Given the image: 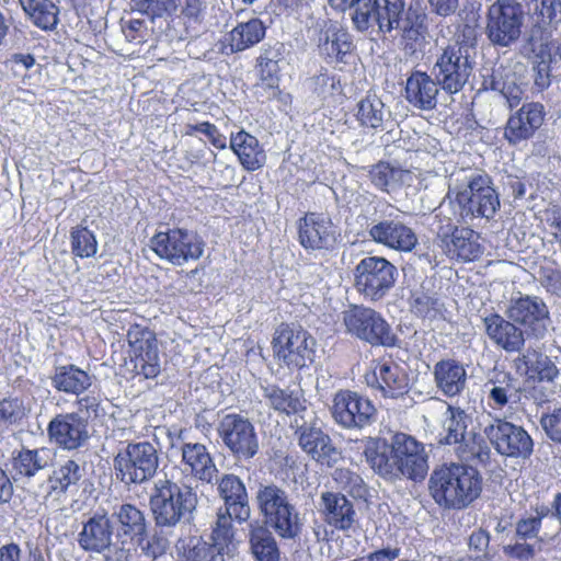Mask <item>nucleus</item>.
Wrapping results in <instances>:
<instances>
[{
    "label": "nucleus",
    "instance_id": "nucleus-1",
    "mask_svg": "<svg viewBox=\"0 0 561 561\" xmlns=\"http://www.w3.org/2000/svg\"><path fill=\"white\" fill-rule=\"evenodd\" d=\"M364 455L373 471L388 482L421 481L428 471L424 445L404 433H396L389 439L370 437Z\"/></svg>",
    "mask_w": 561,
    "mask_h": 561
},
{
    "label": "nucleus",
    "instance_id": "nucleus-2",
    "mask_svg": "<svg viewBox=\"0 0 561 561\" xmlns=\"http://www.w3.org/2000/svg\"><path fill=\"white\" fill-rule=\"evenodd\" d=\"M254 503L264 526L270 527L282 539L299 540L304 529V517L296 497L286 488L273 481L259 482Z\"/></svg>",
    "mask_w": 561,
    "mask_h": 561
},
{
    "label": "nucleus",
    "instance_id": "nucleus-3",
    "mask_svg": "<svg viewBox=\"0 0 561 561\" xmlns=\"http://www.w3.org/2000/svg\"><path fill=\"white\" fill-rule=\"evenodd\" d=\"M428 491L440 507L463 510L480 496L482 477L473 466L443 465L431 473Z\"/></svg>",
    "mask_w": 561,
    "mask_h": 561
},
{
    "label": "nucleus",
    "instance_id": "nucleus-4",
    "mask_svg": "<svg viewBox=\"0 0 561 561\" xmlns=\"http://www.w3.org/2000/svg\"><path fill=\"white\" fill-rule=\"evenodd\" d=\"M197 504V493L192 486L179 484L167 477L154 482L149 496V507L159 528H172L182 522L190 524Z\"/></svg>",
    "mask_w": 561,
    "mask_h": 561
},
{
    "label": "nucleus",
    "instance_id": "nucleus-5",
    "mask_svg": "<svg viewBox=\"0 0 561 561\" xmlns=\"http://www.w3.org/2000/svg\"><path fill=\"white\" fill-rule=\"evenodd\" d=\"M160 466L158 447L148 442H128L113 458L116 479L124 485H141L154 478Z\"/></svg>",
    "mask_w": 561,
    "mask_h": 561
},
{
    "label": "nucleus",
    "instance_id": "nucleus-6",
    "mask_svg": "<svg viewBox=\"0 0 561 561\" xmlns=\"http://www.w3.org/2000/svg\"><path fill=\"white\" fill-rule=\"evenodd\" d=\"M342 316L346 332L352 336L374 347L399 346V337L387 320L376 310L359 305H351L342 312Z\"/></svg>",
    "mask_w": 561,
    "mask_h": 561
},
{
    "label": "nucleus",
    "instance_id": "nucleus-7",
    "mask_svg": "<svg viewBox=\"0 0 561 561\" xmlns=\"http://www.w3.org/2000/svg\"><path fill=\"white\" fill-rule=\"evenodd\" d=\"M272 344L277 359L290 369H302L314 362L316 340L300 325L282 323Z\"/></svg>",
    "mask_w": 561,
    "mask_h": 561
},
{
    "label": "nucleus",
    "instance_id": "nucleus-8",
    "mask_svg": "<svg viewBox=\"0 0 561 561\" xmlns=\"http://www.w3.org/2000/svg\"><path fill=\"white\" fill-rule=\"evenodd\" d=\"M205 247L204 239L196 231L184 228L159 231L150 239L153 252L175 266L199 260Z\"/></svg>",
    "mask_w": 561,
    "mask_h": 561
},
{
    "label": "nucleus",
    "instance_id": "nucleus-9",
    "mask_svg": "<svg viewBox=\"0 0 561 561\" xmlns=\"http://www.w3.org/2000/svg\"><path fill=\"white\" fill-rule=\"evenodd\" d=\"M476 66V58L468 48L447 45L437 55L431 71L440 89L449 95L460 92L469 82Z\"/></svg>",
    "mask_w": 561,
    "mask_h": 561
},
{
    "label": "nucleus",
    "instance_id": "nucleus-10",
    "mask_svg": "<svg viewBox=\"0 0 561 561\" xmlns=\"http://www.w3.org/2000/svg\"><path fill=\"white\" fill-rule=\"evenodd\" d=\"M525 11L517 0H496L486 13L485 35L494 45L511 47L522 36Z\"/></svg>",
    "mask_w": 561,
    "mask_h": 561
},
{
    "label": "nucleus",
    "instance_id": "nucleus-11",
    "mask_svg": "<svg viewBox=\"0 0 561 561\" xmlns=\"http://www.w3.org/2000/svg\"><path fill=\"white\" fill-rule=\"evenodd\" d=\"M397 276V267L382 256H366L353 270L354 287L370 301L386 297Z\"/></svg>",
    "mask_w": 561,
    "mask_h": 561
},
{
    "label": "nucleus",
    "instance_id": "nucleus-12",
    "mask_svg": "<svg viewBox=\"0 0 561 561\" xmlns=\"http://www.w3.org/2000/svg\"><path fill=\"white\" fill-rule=\"evenodd\" d=\"M217 434L229 454L239 461H249L260 451L254 424L239 413L225 414L217 424Z\"/></svg>",
    "mask_w": 561,
    "mask_h": 561
},
{
    "label": "nucleus",
    "instance_id": "nucleus-13",
    "mask_svg": "<svg viewBox=\"0 0 561 561\" xmlns=\"http://www.w3.org/2000/svg\"><path fill=\"white\" fill-rule=\"evenodd\" d=\"M455 202L463 220L473 217L493 218L501 205L491 178L482 172L468 178L467 186L456 194Z\"/></svg>",
    "mask_w": 561,
    "mask_h": 561
},
{
    "label": "nucleus",
    "instance_id": "nucleus-14",
    "mask_svg": "<svg viewBox=\"0 0 561 561\" xmlns=\"http://www.w3.org/2000/svg\"><path fill=\"white\" fill-rule=\"evenodd\" d=\"M483 435L503 457L528 460L534 453V440L528 432L506 419H492L484 426Z\"/></svg>",
    "mask_w": 561,
    "mask_h": 561
},
{
    "label": "nucleus",
    "instance_id": "nucleus-15",
    "mask_svg": "<svg viewBox=\"0 0 561 561\" xmlns=\"http://www.w3.org/2000/svg\"><path fill=\"white\" fill-rule=\"evenodd\" d=\"M505 317L517 323L528 339L542 340L552 328L549 308L542 298L525 295L512 298Z\"/></svg>",
    "mask_w": 561,
    "mask_h": 561
},
{
    "label": "nucleus",
    "instance_id": "nucleus-16",
    "mask_svg": "<svg viewBox=\"0 0 561 561\" xmlns=\"http://www.w3.org/2000/svg\"><path fill=\"white\" fill-rule=\"evenodd\" d=\"M333 420L345 430H362L375 422L377 410L373 402L351 390L334 394L331 408Z\"/></svg>",
    "mask_w": 561,
    "mask_h": 561
},
{
    "label": "nucleus",
    "instance_id": "nucleus-17",
    "mask_svg": "<svg viewBox=\"0 0 561 561\" xmlns=\"http://www.w3.org/2000/svg\"><path fill=\"white\" fill-rule=\"evenodd\" d=\"M367 233L375 243L399 252H411L419 241L415 231L400 215L390 214L373 219L367 227Z\"/></svg>",
    "mask_w": 561,
    "mask_h": 561
},
{
    "label": "nucleus",
    "instance_id": "nucleus-18",
    "mask_svg": "<svg viewBox=\"0 0 561 561\" xmlns=\"http://www.w3.org/2000/svg\"><path fill=\"white\" fill-rule=\"evenodd\" d=\"M295 427L299 447L317 463L333 468L342 460V451L316 422L299 424L298 420H295Z\"/></svg>",
    "mask_w": 561,
    "mask_h": 561
},
{
    "label": "nucleus",
    "instance_id": "nucleus-19",
    "mask_svg": "<svg viewBox=\"0 0 561 561\" xmlns=\"http://www.w3.org/2000/svg\"><path fill=\"white\" fill-rule=\"evenodd\" d=\"M49 439L65 450L85 447L91 438L88 417L79 412L60 413L47 426Z\"/></svg>",
    "mask_w": 561,
    "mask_h": 561
},
{
    "label": "nucleus",
    "instance_id": "nucleus-20",
    "mask_svg": "<svg viewBox=\"0 0 561 561\" xmlns=\"http://www.w3.org/2000/svg\"><path fill=\"white\" fill-rule=\"evenodd\" d=\"M127 339L131 347L133 371L145 378H154L160 373L158 341L148 330H129Z\"/></svg>",
    "mask_w": 561,
    "mask_h": 561
},
{
    "label": "nucleus",
    "instance_id": "nucleus-21",
    "mask_svg": "<svg viewBox=\"0 0 561 561\" xmlns=\"http://www.w3.org/2000/svg\"><path fill=\"white\" fill-rule=\"evenodd\" d=\"M298 240L305 250L328 251L335 247L337 234L330 218L318 213H307L298 222Z\"/></svg>",
    "mask_w": 561,
    "mask_h": 561
},
{
    "label": "nucleus",
    "instance_id": "nucleus-22",
    "mask_svg": "<svg viewBox=\"0 0 561 561\" xmlns=\"http://www.w3.org/2000/svg\"><path fill=\"white\" fill-rule=\"evenodd\" d=\"M114 522L107 513L96 512L82 522L78 534L79 547L89 553H105L111 551L114 538Z\"/></svg>",
    "mask_w": 561,
    "mask_h": 561
},
{
    "label": "nucleus",
    "instance_id": "nucleus-23",
    "mask_svg": "<svg viewBox=\"0 0 561 561\" xmlns=\"http://www.w3.org/2000/svg\"><path fill=\"white\" fill-rule=\"evenodd\" d=\"M316 28L318 30L317 46L320 55L330 62L346 64V58L354 48L351 34L332 20L318 22Z\"/></svg>",
    "mask_w": 561,
    "mask_h": 561
},
{
    "label": "nucleus",
    "instance_id": "nucleus-24",
    "mask_svg": "<svg viewBox=\"0 0 561 561\" xmlns=\"http://www.w3.org/2000/svg\"><path fill=\"white\" fill-rule=\"evenodd\" d=\"M545 116L543 104L539 102L524 103L519 110L508 117L504 138L513 146L530 139L536 130L542 126Z\"/></svg>",
    "mask_w": 561,
    "mask_h": 561
},
{
    "label": "nucleus",
    "instance_id": "nucleus-25",
    "mask_svg": "<svg viewBox=\"0 0 561 561\" xmlns=\"http://www.w3.org/2000/svg\"><path fill=\"white\" fill-rule=\"evenodd\" d=\"M217 492L224 501L222 513L234 517L239 523L251 517L250 499L247 486L241 478L233 473H225L217 481Z\"/></svg>",
    "mask_w": 561,
    "mask_h": 561
},
{
    "label": "nucleus",
    "instance_id": "nucleus-26",
    "mask_svg": "<svg viewBox=\"0 0 561 561\" xmlns=\"http://www.w3.org/2000/svg\"><path fill=\"white\" fill-rule=\"evenodd\" d=\"M485 333L489 339L504 351L519 352L526 340L525 331L514 321L499 313H491L483 318Z\"/></svg>",
    "mask_w": 561,
    "mask_h": 561
},
{
    "label": "nucleus",
    "instance_id": "nucleus-27",
    "mask_svg": "<svg viewBox=\"0 0 561 561\" xmlns=\"http://www.w3.org/2000/svg\"><path fill=\"white\" fill-rule=\"evenodd\" d=\"M184 471L194 479L211 483L218 473L217 466L207 447L202 443H183L181 446Z\"/></svg>",
    "mask_w": 561,
    "mask_h": 561
},
{
    "label": "nucleus",
    "instance_id": "nucleus-28",
    "mask_svg": "<svg viewBox=\"0 0 561 561\" xmlns=\"http://www.w3.org/2000/svg\"><path fill=\"white\" fill-rule=\"evenodd\" d=\"M425 71L415 70L407 79L405 99L414 107L431 111L436 107L439 83Z\"/></svg>",
    "mask_w": 561,
    "mask_h": 561
},
{
    "label": "nucleus",
    "instance_id": "nucleus-29",
    "mask_svg": "<svg viewBox=\"0 0 561 561\" xmlns=\"http://www.w3.org/2000/svg\"><path fill=\"white\" fill-rule=\"evenodd\" d=\"M320 505L324 520L340 530H348L356 523L353 502L340 492H322Z\"/></svg>",
    "mask_w": 561,
    "mask_h": 561
},
{
    "label": "nucleus",
    "instance_id": "nucleus-30",
    "mask_svg": "<svg viewBox=\"0 0 561 561\" xmlns=\"http://www.w3.org/2000/svg\"><path fill=\"white\" fill-rule=\"evenodd\" d=\"M111 517L118 526L116 536L123 538L122 545L125 542L124 538H128L131 541L141 539L149 530L150 523L145 511L135 504L123 503L116 505Z\"/></svg>",
    "mask_w": 561,
    "mask_h": 561
},
{
    "label": "nucleus",
    "instance_id": "nucleus-31",
    "mask_svg": "<svg viewBox=\"0 0 561 561\" xmlns=\"http://www.w3.org/2000/svg\"><path fill=\"white\" fill-rule=\"evenodd\" d=\"M261 388L267 405L279 414L289 416L307 410V400L301 389L282 388L276 383H267Z\"/></svg>",
    "mask_w": 561,
    "mask_h": 561
},
{
    "label": "nucleus",
    "instance_id": "nucleus-32",
    "mask_svg": "<svg viewBox=\"0 0 561 561\" xmlns=\"http://www.w3.org/2000/svg\"><path fill=\"white\" fill-rule=\"evenodd\" d=\"M482 89L499 92L506 99L510 107L517 106L524 94L516 72L503 64L494 66L491 73L483 77Z\"/></svg>",
    "mask_w": 561,
    "mask_h": 561
},
{
    "label": "nucleus",
    "instance_id": "nucleus-33",
    "mask_svg": "<svg viewBox=\"0 0 561 561\" xmlns=\"http://www.w3.org/2000/svg\"><path fill=\"white\" fill-rule=\"evenodd\" d=\"M94 379V375H91L89 371L81 369L75 364L55 366L50 376L51 386L58 392L77 397L88 391Z\"/></svg>",
    "mask_w": 561,
    "mask_h": 561
},
{
    "label": "nucleus",
    "instance_id": "nucleus-34",
    "mask_svg": "<svg viewBox=\"0 0 561 561\" xmlns=\"http://www.w3.org/2000/svg\"><path fill=\"white\" fill-rule=\"evenodd\" d=\"M437 389L447 397L460 394L467 385V371L463 365L453 358L440 359L433 368Z\"/></svg>",
    "mask_w": 561,
    "mask_h": 561
},
{
    "label": "nucleus",
    "instance_id": "nucleus-35",
    "mask_svg": "<svg viewBox=\"0 0 561 561\" xmlns=\"http://www.w3.org/2000/svg\"><path fill=\"white\" fill-rule=\"evenodd\" d=\"M517 362L525 366V371L530 378L548 382L552 388H561V371L548 355L528 348L518 356Z\"/></svg>",
    "mask_w": 561,
    "mask_h": 561
},
{
    "label": "nucleus",
    "instance_id": "nucleus-36",
    "mask_svg": "<svg viewBox=\"0 0 561 561\" xmlns=\"http://www.w3.org/2000/svg\"><path fill=\"white\" fill-rule=\"evenodd\" d=\"M373 377L383 397L396 399L409 391V377L407 373L393 362L379 363L374 370Z\"/></svg>",
    "mask_w": 561,
    "mask_h": 561
},
{
    "label": "nucleus",
    "instance_id": "nucleus-37",
    "mask_svg": "<svg viewBox=\"0 0 561 561\" xmlns=\"http://www.w3.org/2000/svg\"><path fill=\"white\" fill-rule=\"evenodd\" d=\"M230 148L238 156L242 167L248 171L262 168L266 161V154L259 140L244 130L232 134Z\"/></svg>",
    "mask_w": 561,
    "mask_h": 561
},
{
    "label": "nucleus",
    "instance_id": "nucleus-38",
    "mask_svg": "<svg viewBox=\"0 0 561 561\" xmlns=\"http://www.w3.org/2000/svg\"><path fill=\"white\" fill-rule=\"evenodd\" d=\"M357 121L369 129H385L392 124V114L376 94H368L357 103Z\"/></svg>",
    "mask_w": 561,
    "mask_h": 561
},
{
    "label": "nucleus",
    "instance_id": "nucleus-39",
    "mask_svg": "<svg viewBox=\"0 0 561 561\" xmlns=\"http://www.w3.org/2000/svg\"><path fill=\"white\" fill-rule=\"evenodd\" d=\"M250 552L255 561H280V550L273 529L261 524L250 525Z\"/></svg>",
    "mask_w": 561,
    "mask_h": 561
},
{
    "label": "nucleus",
    "instance_id": "nucleus-40",
    "mask_svg": "<svg viewBox=\"0 0 561 561\" xmlns=\"http://www.w3.org/2000/svg\"><path fill=\"white\" fill-rule=\"evenodd\" d=\"M485 387L489 388L488 398L502 409L510 402H517L520 399V382L511 373L497 371L490 378Z\"/></svg>",
    "mask_w": 561,
    "mask_h": 561
},
{
    "label": "nucleus",
    "instance_id": "nucleus-41",
    "mask_svg": "<svg viewBox=\"0 0 561 561\" xmlns=\"http://www.w3.org/2000/svg\"><path fill=\"white\" fill-rule=\"evenodd\" d=\"M85 476L84 463L78 459H67L54 468L48 477L51 492L65 494L79 485Z\"/></svg>",
    "mask_w": 561,
    "mask_h": 561
},
{
    "label": "nucleus",
    "instance_id": "nucleus-42",
    "mask_svg": "<svg viewBox=\"0 0 561 561\" xmlns=\"http://www.w3.org/2000/svg\"><path fill=\"white\" fill-rule=\"evenodd\" d=\"M376 25L378 26V32L381 34H390L394 30H428L427 14L417 2L410 4L407 10L400 11L398 16L390 19L389 22H387V18L383 16Z\"/></svg>",
    "mask_w": 561,
    "mask_h": 561
},
{
    "label": "nucleus",
    "instance_id": "nucleus-43",
    "mask_svg": "<svg viewBox=\"0 0 561 561\" xmlns=\"http://www.w3.org/2000/svg\"><path fill=\"white\" fill-rule=\"evenodd\" d=\"M409 305L410 311L417 318L430 321L445 318V305L438 294L423 286L411 291Z\"/></svg>",
    "mask_w": 561,
    "mask_h": 561
},
{
    "label": "nucleus",
    "instance_id": "nucleus-44",
    "mask_svg": "<svg viewBox=\"0 0 561 561\" xmlns=\"http://www.w3.org/2000/svg\"><path fill=\"white\" fill-rule=\"evenodd\" d=\"M553 30L539 19L530 15V24L522 32L523 51L526 56H542L549 51Z\"/></svg>",
    "mask_w": 561,
    "mask_h": 561
},
{
    "label": "nucleus",
    "instance_id": "nucleus-45",
    "mask_svg": "<svg viewBox=\"0 0 561 561\" xmlns=\"http://www.w3.org/2000/svg\"><path fill=\"white\" fill-rule=\"evenodd\" d=\"M287 54L283 43L265 44L256 59L259 77L270 78V80L280 78V71L288 64Z\"/></svg>",
    "mask_w": 561,
    "mask_h": 561
},
{
    "label": "nucleus",
    "instance_id": "nucleus-46",
    "mask_svg": "<svg viewBox=\"0 0 561 561\" xmlns=\"http://www.w3.org/2000/svg\"><path fill=\"white\" fill-rule=\"evenodd\" d=\"M23 11L34 25L53 31L59 22V8L53 0H19Z\"/></svg>",
    "mask_w": 561,
    "mask_h": 561
},
{
    "label": "nucleus",
    "instance_id": "nucleus-47",
    "mask_svg": "<svg viewBox=\"0 0 561 561\" xmlns=\"http://www.w3.org/2000/svg\"><path fill=\"white\" fill-rule=\"evenodd\" d=\"M265 31L264 23L257 18L239 23L229 33L231 51H243L256 45L264 38Z\"/></svg>",
    "mask_w": 561,
    "mask_h": 561
},
{
    "label": "nucleus",
    "instance_id": "nucleus-48",
    "mask_svg": "<svg viewBox=\"0 0 561 561\" xmlns=\"http://www.w3.org/2000/svg\"><path fill=\"white\" fill-rule=\"evenodd\" d=\"M485 436L477 432H472L463 442L455 447V453L462 461L473 463L476 466H486L491 460V449L488 445Z\"/></svg>",
    "mask_w": 561,
    "mask_h": 561
},
{
    "label": "nucleus",
    "instance_id": "nucleus-49",
    "mask_svg": "<svg viewBox=\"0 0 561 561\" xmlns=\"http://www.w3.org/2000/svg\"><path fill=\"white\" fill-rule=\"evenodd\" d=\"M49 466V455L44 448H22L12 458V469L15 476L31 478Z\"/></svg>",
    "mask_w": 561,
    "mask_h": 561
},
{
    "label": "nucleus",
    "instance_id": "nucleus-50",
    "mask_svg": "<svg viewBox=\"0 0 561 561\" xmlns=\"http://www.w3.org/2000/svg\"><path fill=\"white\" fill-rule=\"evenodd\" d=\"M457 237L450 239V243L443 251L451 259H458L463 262H470L478 259L482 251L481 245L474 237V231L469 228H460Z\"/></svg>",
    "mask_w": 561,
    "mask_h": 561
},
{
    "label": "nucleus",
    "instance_id": "nucleus-51",
    "mask_svg": "<svg viewBox=\"0 0 561 561\" xmlns=\"http://www.w3.org/2000/svg\"><path fill=\"white\" fill-rule=\"evenodd\" d=\"M449 416L445 421L446 436L440 440L447 445H458L460 442L469 436L473 431H468L471 423V417L465 410L458 407L449 405L447 408Z\"/></svg>",
    "mask_w": 561,
    "mask_h": 561
},
{
    "label": "nucleus",
    "instance_id": "nucleus-52",
    "mask_svg": "<svg viewBox=\"0 0 561 561\" xmlns=\"http://www.w3.org/2000/svg\"><path fill=\"white\" fill-rule=\"evenodd\" d=\"M130 9L154 22L157 19L172 16L179 7V0H130Z\"/></svg>",
    "mask_w": 561,
    "mask_h": 561
},
{
    "label": "nucleus",
    "instance_id": "nucleus-53",
    "mask_svg": "<svg viewBox=\"0 0 561 561\" xmlns=\"http://www.w3.org/2000/svg\"><path fill=\"white\" fill-rule=\"evenodd\" d=\"M374 0H329L332 8L351 10V20L358 32L368 31V19Z\"/></svg>",
    "mask_w": 561,
    "mask_h": 561
},
{
    "label": "nucleus",
    "instance_id": "nucleus-54",
    "mask_svg": "<svg viewBox=\"0 0 561 561\" xmlns=\"http://www.w3.org/2000/svg\"><path fill=\"white\" fill-rule=\"evenodd\" d=\"M403 171L392 167L389 162L380 161L369 170V179L375 187L390 192L400 185Z\"/></svg>",
    "mask_w": 561,
    "mask_h": 561
},
{
    "label": "nucleus",
    "instance_id": "nucleus-55",
    "mask_svg": "<svg viewBox=\"0 0 561 561\" xmlns=\"http://www.w3.org/2000/svg\"><path fill=\"white\" fill-rule=\"evenodd\" d=\"M183 561H225V553L206 540L191 538L184 547Z\"/></svg>",
    "mask_w": 561,
    "mask_h": 561
},
{
    "label": "nucleus",
    "instance_id": "nucleus-56",
    "mask_svg": "<svg viewBox=\"0 0 561 561\" xmlns=\"http://www.w3.org/2000/svg\"><path fill=\"white\" fill-rule=\"evenodd\" d=\"M232 520H234V517L229 516L228 514L222 513V510H219L216 526L213 528L209 536L208 542L216 546V548L225 554L228 552L229 545L233 538Z\"/></svg>",
    "mask_w": 561,
    "mask_h": 561
},
{
    "label": "nucleus",
    "instance_id": "nucleus-57",
    "mask_svg": "<svg viewBox=\"0 0 561 561\" xmlns=\"http://www.w3.org/2000/svg\"><path fill=\"white\" fill-rule=\"evenodd\" d=\"M72 253L81 259L94 256L98 251V241L92 231L85 227L72 228L71 233Z\"/></svg>",
    "mask_w": 561,
    "mask_h": 561
},
{
    "label": "nucleus",
    "instance_id": "nucleus-58",
    "mask_svg": "<svg viewBox=\"0 0 561 561\" xmlns=\"http://www.w3.org/2000/svg\"><path fill=\"white\" fill-rule=\"evenodd\" d=\"M533 15L553 31L561 27V0H531Z\"/></svg>",
    "mask_w": 561,
    "mask_h": 561
},
{
    "label": "nucleus",
    "instance_id": "nucleus-59",
    "mask_svg": "<svg viewBox=\"0 0 561 561\" xmlns=\"http://www.w3.org/2000/svg\"><path fill=\"white\" fill-rule=\"evenodd\" d=\"M404 0H375L373 1V9H370L368 19V30L374 27L382 18H387V22L390 19L398 16L400 11H404Z\"/></svg>",
    "mask_w": 561,
    "mask_h": 561
},
{
    "label": "nucleus",
    "instance_id": "nucleus-60",
    "mask_svg": "<svg viewBox=\"0 0 561 561\" xmlns=\"http://www.w3.org/2000/svg\"><path fill=\"white\" fill-rule=\"evenodd\" d=\"M334 480L342 484L355 499H364L368 493L364 479L350 469H336L334 471Z\"/></svg>",
    "mask_w": 561,
    "mask_h": 561
},
{
    "label": "nucleus",
    "instance_id": "nucleus-61",
    "mask_svg": "<svg viewBox=\"0 0 561 561\" xmlns=\"http://www.w3.org/2000/svg\"><path fill=\"white\" fill-rule=\"evenodd\" d=\"M134 541L140 548L144 556L153 560L163 556L169 548L168 539L157 531L151 536H148L147 533L141 539H135Z\"/></svg>",
    "mask_w": 561,
    "mask_h": 561
},
{
    "label": "nucleus",
    "instance_id": "nucleus-62",
    "mask_svg": "<svg viewBox=\"0 0 561 561\" xmlns=\"http://www.w3.org/2000/svg\"><path fill=\"white\" fill-rule=\"evenodd\" d=\"M553 507L547 506L545 504L537 505L535 507V516H530L534 519H537L538 523L542 526L543 523L547 524L548 530H543L540 536V541H548L554 539L561 533L560 523L553 518L552 512Z\"/></svg>",
    "mask_w": 561,
    "mask_h": 561
},
{
    "label": "nucleus",
    "instance_id": "nucleus-63",
    "mask_svg": "<svg viewBox=\"0 0 561 561\" xmlns=\"http://www.w3.org/2000/svg\"><path fill=\"white\" fill-rule=\"evenodd\" d=\"M25 416V408L18 398L0 401V423L12 425L19 423Z\"/></svg>",
    "mask_w": 561,
    "mask_h": 561
},
{
    "label": "nucleus",
    "instance_id": "nucleus-64",
    "mask_svg": "<svg viewBox=\"0 0 561 561\" xmlns=\"http://www.w3.org/2000/svg\"><path fill=\"white\" fill-rule=\"evenodd\" d=\"M540 425L549 439L561 445V408L542 414Z\"/></svg>",
    "mask_w": 561,
    "mask_h": 561
}]
</instances>
